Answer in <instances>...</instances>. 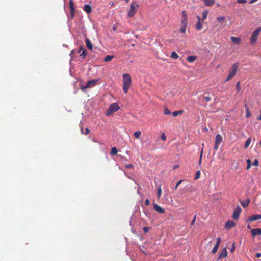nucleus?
Here are the masks:
<instances>
[{
    "mask_svg": "<svg viewBox=\"0 0 261 261\" xmlns=\"http://www.w3.org/2000/svg\"><path fill=\"white\" fill-rule=\"evenodd\" d=\"M224 19H225V18L224 17H219L217 18V20L219 22H222L224 20Z\"/></svg>",
    "mask_w": 261,
    "mask_h": 261,
    "instance_id": "49",
    "label": "nucleus"
},
{
    "mask_svg": "<svg viewBox=\"0 0 261 261\" xmlns=\"http://www.w3.org/2000/svg\"><path fill=\"white\" fill-rule=\"evenodd\" d=\"M139 7V4L136 2H132L130 4L129 10L128 12L127 15L129 17H133L136 13Z\"/></svg>",
    "mask_w": 261,
    "mask_h": 261,
    "instance_id": "2",
    "label": "nucleus"
},
{
    "mask_svg": "<svg viewBox=\"0 0 261 261\" xmlns=\"http://www.w3.org/2000/svg\"><path fill=\"white\" fill-rule=\"evenodd\" d=\"M200 175V171H197L196 173L195 176V180H197L199 178Z\"/></svg>",
    "mask_w": 261,
    "mask_h": 261,
    "instance_id": "35",
    "label": "nucleus"
},
{
    "mask_svg": "<svg viewBox=\"0 0 261 261\" xmlns=\"http://www.w3.org/2000/svg\"><path fill=\"white\" fill-rule=\"evenodd\" d=\"M196 59V57L195 56H189L187 57V60L190 63L193 62Z\"/></svg>",
    "mask_w": 261,
    "mask_h": 261,
    "instance_id": "22",
    "label": "nucleus"
},
{
    "mask_svg": "<svg viewBox=\"0 0 261 261\" xmlns=\"http://www.w3.org/2000/svg\"><path fill=\"white\" fill-rule=\"evenodd\" d=\"M234 250H235V243H233L232 245V246H231V248L230 249L231 253H233L234 251Z\"/></svg>",
    "mask_w": 261,
    "mask_h": 261,
    "instance_id": "44",
    "label": "nucleus"
},
{
    "mask_svg": "<svg viewBox=\"0 0 261 261\" xmlns=\"http://www.w3.org/2000/svg\"><path fill=\"white\" fill-rule=\"evenodd\" d=\"M119 109L120 107L117 103H112L109 106V108L108 109L106 112V115L107 116H110L112 114L116 112Z\"/></svg>",
    "mask_w": 261,
    "mask_h": 261,
    "instance_id": "5",
    "label": "nucleus"
},
{
    "mask_svg": "<svg viewBox=\"0 0 261 261\" xmlns=\"http://www.w3.org/2000/svg\"><path fill=\"white\" fill-rule=\"evenodd\" d=\"M251 233L253 236L261 235V228H254L251 230Z\"/></svg>",
    "mask_w": 261,
    "mask_h": 261,
    "instance_id": "13",
    "label": "nucleus"
},
{
    "mask_svg": "<svg viewBox=\"0 0 261 261\" xmlns=\"http://www.w3.org/2000/svg\"><path fill=\"white\" fill-rule=\"evenodd\" d=\"M82 50H83V48L82 47H81L79 50H78V53H80Z\"/></svg>",
    "mask_w": 261,
    "mask_h": 261,
    "instance_id": "57",
    "label": "nucleus"
},
{
    "mask_svg": "<svg viewBox=\"0 0 261 261\" xmlns=\"http://www.w3.org/2000/svg\"><path fill=\"white\" fill-rule=\"evenodd\" d=\"M238 63H234L232 66V69L229 71V73L226 78L225 81H228L229 80L232 79L236 74L238 68Z\"/></svg>",
    "mask_w": 261,
    "mask_h": 261,
    "instance_id": "4",
    "label": "nucleus"
},
{
    "mask_svg": "<svg viewBox=\"0 0 261 261\" xmlns=\"http://www.w3.org/2000/svg\"><path fill=\"white\" fill-rule=\"evenodd\" d=\"M247 167H246V169L247 170H248V169H249L251 168V160L250 159H247Z\"/></svg>",
    "mask_w": 261,
    "mask_h": 261,
    "instance_id": "32",
    "label": "nucleus"
},
{
    "mask_svg": "<svg viewBox=\"0 0 261 261\" xmlns=\"http://www.w3.org/2000/svg\"><path fill=\"white\" fill-rule=\"evenodd\" d=\"M252 165L254 166H258V161L257 159H255L252 163Z\"/></svg>",
    "mask_w": 261,
    "mask_h": 261,
    "instance_id": "41",
    "label": "nucleus"
},
{
    "mask_svg": "<svg viewBox=\"0 0 261 261\" xmlns=\"http://www.w3.org/2000/svg\"><path fill=\"white\" fill-rule=\"evenodd\" d=\"M256 257L259 258L261 257V253H257L255 255Z\"/></svg>",
    "mask_w": 261,
    "mask_h": 261,
    "instance_id": "53",
    "label": "nucleus"
},
{
    "mask_svg": "<svg viewBox=\"0 0 261 261\" xmlns=\"http://www.w3.org/2000/svg\"><path fill=\"white\" fill-rule=\"evenodd\" d=\"M227 255V251L226 248H224L220 254L219 255V258L226 257Z\"/></svg>",
    "mask_w": 261,
    "mask_h": 261,
    "instance_id": "21",
    "label": "nucleus"
},
{
    "mask_svg": "<svg viewBox=\"0 0 261 261\" xmlns=\"http://www.w3.org/2000/svg\"><path fill=\"white\" fill-rule=\"evenodd\" d=\"M164 114L166 115H169L171 114V111L167 108V107H164Z\"/></svg>",
    "mask_w": 261,
    "mask_h": 261,
    "instance_id": "34",
    "label": "nucleus"
},
{
    "mask_svg": "<svg viewBox=\"0 0 261 261\" xmlns=\"http://www.w3.org/2000/svg\"><path fill=\"white\" fill-rule=\"evenodd\" d=\"M178 167V165H175V166H174V169H176V168H177Z\"/></svg>",
    "mask_w": 261,
    "mask_h": 261,
    "instance_id": "58",
    "label": "nucleus"
},
{
    "mask_svg": "<svg viewBox=\"0 0 261 261\" xmlns=\"http://www.w3.org/2000/svg\"><path fill=\"white\" fill-rule=\"evenodd\" d=\"M74 53H75V50H72L71 51V53H70V55H71V56H73V54H74Z\"/></svg>",
    "mask_w": 261,
    "mask_h": 261,
    "instance_id": "55",
    "label": "nucleus"
},
{
    "mask_svg": "<svg viewBox=\"0 0 261 261\" xmlns=\"http://www.w3.org/2000/svg\"><path fill=\"white\" fill-rule=\"evenodd\" d=\"M246 0H237V2L238 3H242V4H244V3H245L246 2Z\"/></svg>",
    "mask_w": 261,
    "mask_h": 261,
    "instance_id": "51",
    "label": "nucleus"
},
{
    "mask_svg": "<svg viewBox=\"0 0 261 261\" xmlns=\"http://www.w3.org/2000/svg\"><path fill=\"white\" fill-rule=\"evenodd\" d=\"M183 181H184V180H179V181L177 182V184H176V186H175V190H176V189H177V187L179 186V185L181 183H182Z\"/></svg>",
    "mask_w": 261,
    "mask_h": 261,
    "instance_id": "42",
    "label": "nucleus"
},
{
    "mask_svg": "<svg viewBox=\"0 0 261 261\" xmlns=\"http://www.w3.org/2000/svg\"><path fill=\"white\" fill-rule=\"evenodd\" d=\"M250 199L249 198H247L246 200H243V201H241L240 202H241V205L244 208H245V207H246L247 206H248V205L250 203Z\"/></svg>",
    "mask_w": 261,
    "mask_h": 261,
    "instance_id": "14",
    "label": "nucleus"
},
{
    "mask_svg": "<svg viewBox=\"0 0 261 261\" xmlns=\"http://www.w3.org/2000/svg\"><path fill=\"white\" fill-rule=\"evenodd\" d=\"M261 219V215H253L249 218V220L251 221H255Z\"/></svg>",
    "mask_w": 261,
    "mask_h": 261,
    "instance_id": "19",
    "label": "nucleus"
},
{
    "mask_svg": "<svg viewBox=\"0 0 261 261\" xmlns=\"http://www.w3.org/2000/svg\"><path fill=\"white\" fill-rule=\"evenodd\" d=\"M161 194H162V189L161 187H160L158 189V197L159 198H160L161 196Z\"/></svg>",
    "mask_w": 261,
    "mask_h": 261,
    "instance_id": "37",
    "label": "nucleus"
},
{
    "mask_svg": "<svg viewBox=\"0 0 261 261\" xmlns=\"http://www.w3.org/2000/svg\"><path fill=\"white\" fill-rule=\"evenodd\" d=\"M251 138L249 137L247 139V140H246V141L245 142V144H244V148L246 149L248 147V146H249V145L251 143Z\"/></svg>",
    "mask_w": 261,
    "mask_h": 261,
    "instance_id": "25",
    "label": "nucleus"
},
{
    "mask_svg": "<svg viewBox=\"0 0 261 261\" xmlns=\"http://www.w3.org/2000/svg\"><path fill=\"white\" fill-rule=\"evenodd\" d=\"M196 215L194 216L193 220H192L191 222V225H194L195 223V221H196Z\"/></svg>",
    "mask_w": 261,
    "mask_h": 261,
    "instance_id": "47",
    "label": "nucleus"
},
{
    "mask_svg": "<svg viewBox=\"0 0 261 261\" xmlns=\"http://www.w3.org/2000/svg\"><path fill=\"white\" fill-rule=\"evenodd\" d=\"M114 58V56L111 55H107L105 57L104 59L105 62H108L111 61Z\"/></svg>",
    "mask_w": 261,
    "mask_h": 261,
    "instance_id": "28",
    "label": "nucleus"
},
{
    "mask_svg": "<svg viewBox=\"0 0 261 261\" xmlns=\"http://www.w3.org/2000/svg\"><path fill=\"white\" fill-rule=\"evenodd\" d=\"M178 55L176 52H172L171 54V57L174 59H176L178 58Z\"/></svg>",
    "mask_w": 261,
    "mask_h": 261,
    "instance_id": "29",
    "label": "nucleus"
},
{
    "mask_svg": "<svg viewBox=\"0 0 261 261\" xmlns=\"http://www.w3.org/2000/svg\"><path fill=\"white\" fill-rule=\"evenodd\" d=\"M125 166L127 169H133L134 168L133 165L132 164H126Z\"/></svg>",
    "mask_w": 261,
    "mask_h": 261,
    "instance_id": "50",
    "label": "nucleus"
},
{
    "mask_svg": "<svg viewBox=\"0 0 261 261\" xmlns=\"http://www.w3.org/2000/svg\"><path fill=\"white\" fill-rule=\"evenodd\" d=\"M216 241H217L216 244L215 246H214V247L213 248L212 251V253L214 254H215L217 252L218 248H219V246L221 241V239L220 237H219V238H217Z\"/></svg>",
    "mask_w": 261,
    "mask_h": 261,
    "instance_id": "8",
    "label": "nucleus"
},
{
    "mask_svg": "<svg viewBox=\"0 0 261 261\" xmlns=\"http://www.w3.org/2000/svg\"><path fill=\"white\" fill-rule=\"evenodd\" d=\"M141 135V133L140 130L136 131L134 133V135L136 138H139Z\"/></svg>",
    "mask_w": 261,
    "mask_h": 261,
    "instance_id": "31",
    "label": "nucleus"
},
{
    "mask_svg": "<svg viewBox=\"0 0 261 261\" xmlns=\"http://www.w3.org/2000/svg\"><path fill=\"white\" fill-rule=\"evenodd\" d=\"M161 137V139L165 141L166 140V136L164 133H162Z\"/></svg>",
    "mask_w": 261,
    "mask_h": 261,
    "instance_id": "48",
    "label": "nucleus"
},
{
    "mask_svg": "<svg viewBox=\"0 0 261 261\" xmlns=\"http://www.w3.org/2000/svg\"><path fill=\"white\" fill-rule=\"evenodd\" d=\"M236 90H237V92H239L241 90V87H240V83L239 82H238L236 85Z\"/></svg>",
    "mask_w": 261,
    "mask_h": 261,
    "instance_id": "36",
    "label": "nucleus"
},
{
    "mask_svg": "<svg viewBox=\"0 0 261 261\" xmlns=\"http://www.w3.org/2000/svg\"><path fill=\"white\" fill-rule=\"evenodd\" d=\"M241 211V208L239 205H238L234 209L232 215V217L234 220L238 219Z\"/></svg>",
    "mask_w": 261,
    "mask_h": 261,
    "instance_id": "7",
    "label": "nucleus"
},
{
    "mask_svg": "<svg viewBox=\"0 0 261 261\" xmlns=\"http://www.w3.org/2000/svg\"><path fill=\"white\" fill-rule=\"evenodd\" d=\"M261 31V27H257L252 33L250 41L251 44H254L259 36V33Z\"/></svg>",
    "mask_w": 261,
    "mask_h": 261,
    "instance_id": "3",
    "label": "nucleus"
},
{
    "mask_svg": "<svg viewBox=\"0 0 261 261\" xmlns=\"http://www.w3.org/2000/svg\"><path fill=\"white\" fill-rule=\"evenodd\" d=\"M123 90L126 94L132 84V77L129 74L125 73L123 75Z\"/></svg>",
    "mask_w": 261,
    "mask_h": 261,
    "instance_id": "1",
    "label": "nucleus"
},
{
    "mask_svg": "<svg viewBox=\"0 0 261 261\" xmlns=\"http://www.w3.org/2000/svg\"><path fill=\"white\" fill-rule=\"evenodd\" d=\"M80 56L82 57L83 59L85 58L86 56V51L83 50Z\"/></svg>",
    "mask_w": 261,
    "mask_h": 261,
    "instance_id": "39",
    "label": "nucleus"
},
{
    "mask_svg": "<svg viewBox=\"0 0 261 261\" xmlns=\"http://www.w3.org/2000/svg\"><path fill=\"white\" fill-rule=\"evenodd\" d=\"M222 142V137L221 135L217 134L215 137V142L214 146V150L217 151L218 149L219 146Z\"/></svg>",
    "mask_w": 261,
    "mask_h": 261,
    "instance_id": "6",
    "label": "nucleus"
},
{
    "mask_svg": "<svg viewBox=\"0 0 261 261\" xmlns=\"http://www.w3.org/2000/svg\"><path fill=\"white\" fill-rule=\"evenodd\" d=\"M198 22L196 24V28L197 30H199L201 29L202 27V23L200 22V17L198 16H197Z\"/></svg>",
    "mask_w": 261,
    "mask_h": 261,
    "instance_id": "18",
    "label": "nucleus"
},
{
    "mask_svg": "<svg viewBox=\"0 0 261 261\" xmlns=\"http://www.w3.org/2000/svg\"><path fill=\"white\" fill-rule=\"evenodd\" d=\"M69 5H70V15L71 18H73L74 16V2L72 0H69Z\"/></svg>",
    "mask_w": 261,
    "mask_h": 261,
    "instance_id": "9",
    "label": "nucleus"
},
{
    "mask_svg": "<svg viewBox=\"0 0 261 261\" xmlns=\"http://www.w3.org/2000/svg\"><path fill=\"white\" fill-rule=\"evenodd\" d=\"M182 18H187V14L185 11H183L181 13Z\"/></svg>",
    "mask_w": 261,
    "mask_h": 261,
    "instance_id": "43",
    "label": "nucleus"
},
{
    "mask_svg": "<svg viewBox=\"0 0 261 261\" xmlns=\"http://www.w3.org/2000/svg\"><path fill=\"white\" fill-rule=\"evenodd\" d=\"M203 98L205 100V101L206 102H209L211 100V97L209 96H203Z\"/></svg>",
    "mask_w": 261,
    "mask_h": 261,
    "instance_id": "38",
    "label": "nucleus"
},
{
    "mask_svg": "<svg viewBox=\"0 0 261 261\" xmlns=\"http://www.w3.org/2000/svg\"><path fill=\"white\" fill-rule=\"evenodd\" d=\"M145 204L147 206L149 205L150 204V202H149V200L147 199L145 200Z\"/></svg>",
    "mask_w": 261,
    "mask_h": 261,
    "instance_id": "52",
    "label": "nucleus"
},
{
    "mask_svg": "<svg viewBox=\"0 0 261 261\" xmlns=\"http://www.w3.org/2000/svg\"><path fill=\"white\" fill-rule=\"evenodd\" d=\"M183 112L184 111L182 110L175 111L172 113V115L173 116L176 117L178 115L181 114L183 113Z\"/></svg>",
    "mask_w": 261,
    "mask_h": 261,
    "instance_id": "26",
    "label": "nucleus"
},
{
    "mask_svg": "<svg viewBox=\"0 0 261 261\" xmlns=\"http://www.w3.org/2000/svg\"><path fill=\"white\" fill-rule=\"evenodd\" d=\"M257 0H251L250 2H249V4H252L253 3H254L255 2H256Z\"/></svg>",
    "mask_w": 261,
    "mask_h": 261,
    "instance_id": "56",
    "label": "nucleus"
},
{
    "mask_svg": "<svg viewBox=\"0 0 261 261\" xmlns=\"http://www.w3.org/2000/svg\"><path fill=\"white\" fill-rule=\"evenodd\" d=\"M84 11L87 13L89 14L92 12V8L89 4H86L84 6Z\"/></svg>",
    "mask_w": 261,
    "mask_h": 261,
    "instance_id": "15",
    "label": "nucleus"
},
{
    "mask_svg": "<svg viewBox=\"0 0 261 261\" xmlns=\"http://www.w3.org/2000/svg\"><path fill=\"white\" fill-rule=\"evenodd\" d=\"M203 149H202L201 150V152H200V159H199V164H201V159H202V154H203Z\"/></svg>",
    "mask_w": 261,
    "mask_h": 261,
    "instance_id": "46",
    "label": "nucleus"
},
{
    "mask_svg": "<svg viewBox=\"0 0 261 261\" xmlns=\"http://www.w3.org/2000/svg\"><path fill=\"white\" fill-rule=\"evenodd\" d=\"M245 110H246V116H245L246 118H248L250 116L251 114L249 111V107L246 104L245 105Z\"/></svg>",
    "mask_w": 261,
    "mask_h": 261,
    "instance_id": "23",
    "label": "nucleus"
},
{
    "mask_svg": "<svg viewBox=\"0 0 261 261\" xmlns=\"http://www.w3.org/2000/svg\"><path fill=\"white\" fill-rule=\"evenodd\" d=\"M186 27H185L184 25H182L180 29V31L182 32L183 33H185L186 32Z\"/></svg>",
    "mask_w": 261,
    "mask_h": 261,
    "instance_id": "45",
    "label": "nucleus"
},
{
    "mask_svg": "<svg viewBox=\"0 0 261 261\" xmlns=\"http://www.w3.org/2000/svg\"><path fill=\"white\" fill-rule=\"evenodd\" d=\"M117 153H118V150H117V148L115 147H112L111 149V153H110L111 155H115L117 154Z\"/></svg>",
    "mask_w": 261,
    "mask_h": 261,
    "instance_id": "24",
    "label": "nucleus"
},
{
    "mask_svg": "<svg viewBox=\"0 0 261 261\" xmlns=\"http://www.w3.org/2000/svg\"><path fill=\"white\" fill-rule=\"evenodd\" d=\"M236 223L232 220L227 221L225 224V227L227 229H230L232 227H234Z\"/></svg>",
    "mask_w": 261,
    "mask_h": 261,
    "instance_id": "10",
    "label": "nucleus"
},
{
    "mask_svg": "<svg viewBox=\"0 0 261 261\" xmlns=\"http://www.w3.org/2000/svg\"><path fill=\"white\" fill-rule=\"evenodd\" d=\"M150 229H151L150 227H143V230L144 232L145 233H146L148 232L149 230H150Z\"/></svg>",
    "mask_w": 261,
    "mask_h": 261,
    "instance_id": "40",
    "label": "nucleus"
},
{
    "mask_svg": "<svg viewBox=\"0 0 261 261\" xmlns=\"http://www.w3.org/2000/svg\"><path fill=\"white\" fill-rule=\"evenodd\" d=\"M187 21H188L187 18H182L181 21V25H184L185 27H187Z\"/></svg>",
    "mask_w": 261,
    "mask_h": 261,
    "instance_id": "30",
    "label": "nucleus"
},
{
    "mask_svg": "<svg viewBox=\"0 0 261 261\" xmlns=\"http://www.w3.org/2000/svg\"><path fill=\"white\" fill-rule=\"evenodd\" d=\"M85 43L87 47L90 50L93 49V45L89 39H86Z\"/></svg>",
    "mask_w": 261,
    "mask_h": 261,
    "instance_id": "17",
    "label": "nucleus"
},
{
    "mask_svg": "<svg viewBox=\"0 0 261 261\" xmlns=\"http://www.w3.org/2000/svg\"><path fill=\"white\" fill-rule=\"evenodd\" d=\"M231 39V41L234 43V44H239L241 42V40L238 37H231L230 38Z\"/></svg>",
    "mask_w": 261,
    "mask_h": 261,
    "instance_id": "20",
    "label": "nucleus"
},
{
    "mask_svg": "<svg viewBox=\"0 0 261 261\" xmlns=\"http://www.w3.org/2000/svg\"><path fill=\"white\" fill-rule=\"evenodd\" d=\"M208 11H204L202 12V19L203 20L207 18Z\"/></svg>",
    "mask_w": 261,
    "mask_h": 261,
    "instance_id": "33",
    "label": "nucleus"
},
{
    "mask_svg": "<svg viewBox=\"0 0 261 261\" xmlns=\"http://www.w3.org/2000/svg\"><path fill=\"white\" fill-rule=\"evenodd\" d=\"M259 144L261 146V141L260 142Z\"/></svg>",
    "mask_w": 261,
    "mask_h": 261,
    "instance_id": "59",
    "label": "nucleus"
},
{
    "mask_svg": "<svg viewBox=\"0 0 261 261\" xmlns=\"http://www.w3.org/2000/svg\"><path fill=\"white\" fill-rule=\"evenodd\" d=\"M81 131L82 134L85 135H87L90 132V130L88 128L84 129V128L82 127L81 128Z\"/></svg>",
    "mask_w": 261,
    "mask_h": 261,
    "instance_id": "27",
    "label": "nucleus"
},
{
    "mask_svg": "<svg viewBox=\"0 0 261 261\" xmlns=\"http://www.w3.org/2000/svg\"><path fill=\"white\" fill-rule=\"evenodd\" d=\"M206 6H211L215 4V0H202Z\"/></svg>",
    "mask_w": 261,
    "mask_h": 261,
    "instance_id": "16",
    "label": "nucleus"
},
{
    "mask_svg": "<svg viewBox=\"0 0 261 261\" xmlns=\"http://www.w3.org/2000/svg\"><path fill=\"white\" fill-rule=\"evenodd\" d=\"M97 80H95V79L88 81L87 83V85L83 87V89L94 86L95 85V84L97 83Z\"/></svg>",
    "mask_w": 261,
    "mask_h": 261,
    "instance_id": "11",
    "label": "nucleus"
},
{
    "mask_svg": "<svg viewBox=\"0 0 261 261\" xmlns=\"http://www.w3.org/2000/svg\"><path fill=\"white\" fill-rule=\"evenodd\" d=\"M153 208L154 210H155L156 212H159L160 214H163L165 213V211L163 208L160 207L156 203L153 204Z\"/></svg>",
    "mask_w": 261,
    "mask_h": 261,
    "instance_id": "12",
    "label": "nucleus"
},
{
    "mask_svg": "<svg viewBox=\"0 0 261 261\" xmlns=\"http://www.w3.org/2000/svg\"><path fill=\"white\" fill-rule=\"evenodd\" d=\"M117 26L116 25H114L112 27V29L113 31H115L117 30Z\"/></svg>",
    "mask_w": 261,
    "mask_h": 261,
    "instance_id": "54",
    "label": "nucleus"
}]
</instances>
